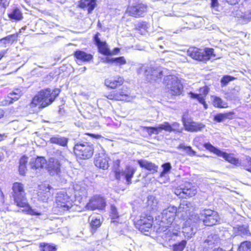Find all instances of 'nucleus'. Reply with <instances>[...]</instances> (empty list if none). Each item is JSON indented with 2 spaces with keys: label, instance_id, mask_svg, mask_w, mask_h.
Listing matches in <instances>:
<instances>
[{
  "label": "nucleus",
  "instance_id": "1",
  "mask_svg": "<svg viewBox=\"0 0 251 251\" xmlns=\"http://www.w3.org/2000/svg\"><path fill=\"white\" fill-rule=\"evenodd\" d=\"M176 212V207L170 205L156 218V220L159 222V229L160 231H166L168 230L167 234L169 232L170 235L171 234L177 235L180 226L176 223V221L174 222L175 217L177 216Z\"/></svg>",
  "mask_w": 251,
  "mask_h": 251
},
{
  "label": "nucleus",
  "instance_id": "2",
  "mask_svg": "<svg viewBox=\"0 0 251 251\" xmlns=\"http://www.w3.org/2000/svg\"><path fill=\"white\" fill-rule=\"evenodd\" d=\"M12 189L14 202L18 206L23 208L22 209L23 212L31 215H40L41 214L40 212L35 209H32L29 205L25 197L23 185L22 183H14Z\"/></svg>",
  "mask_w": 251,
  "mask_h": 251
},
{
  "label": "nucleus",
  "instance_id": "3",
  "mask_svg": "<svg viewBox=\"0 0 251 251\" xmlns=\"http://www.w3.org/2000/svg\"><path fill=\"white\" fill-rule=\"evenodd\" d=\"M60 89L50 88L40 91L33 98L32 104L35 105H40L43 107L51 104L55 98L59 94Z\"/></svg>",
  "mask_w": 251,
  "mask_h": 251
},
{
  "label": "nucleus",
  "instance_id": "4",
  "mask_svg": "<svg viewBox=\"0 0 251 251\" xmlns=\"http://www.w3.org/2000/svg\"><path fill=\"white\" fill-rule=\"evenodd\" d=\"M187 54L193 59L201 61H207L212 56H215L213 49L206 48L203 50L194 47L188 50Z\"/></svg>",
  "mask_w": 251,
  "mask_h": 251
},
{
  "label": "nucleus",
  "instance_id": "5",
  "mask_svg": "<svg viewBox=\"0 0 251 251\" xmlns=\"http://www.w3.org/2000/svg\"><path fill=\"white\" fill-rule=\"evenodd\" d=\"M200 222L199 216L192 214L188 219L183 223L182 232L187 239L190 238L196 231V225Z\"/></svg>",
  "mask_w": 251,
  "mask_h": 251
},
{
  "label": "nucleus",
  "instance_id": "6",
  "mask_svg": "<svg viewBox=\"0 0 251 251\" xmlns=\"http://www.w3.org/2000/svg\"><path fill=\"white\" fill-rule=\"evenodd\" d=\"M76 156L82 159L90 158L94 153V148L92 144L88 142L77 143L74 148Z\"/></svg>",
  "mask_w": 251,
  "mask_h": 251
},
{
  "label": "nucleus",
  "instance_id": "7",
  "mask_svg": "<svg viewBox=\"0 0 251 251\" xmlns=\"http://www.w3.org/2000/svg\"><path fill=\"white\" fill-rule=\"evenodd\" d=\"M164 84L166 89L173 95H179L183 89L180 80L174 75H168L164 78Z\"/></svg>",
  "mask_w": 251,
  "mask_h": 251
},
{
  "label": "nucleus",
  "instance_id": "8",
  "mask_svg": "<svg viewBox=\"0 0 251 251\" xmlns=\"http://www.w3.org/2000/svg\"><path fill=\"white\" fill-rule=\"evenodd\" d=\"M106 97L109 100H125L127 102L131 101L134 99V97L130 95L129 89L124 86L119 91H112Z\"/></svg>",
  "mask_w": 251,
  "mask_h": 251
},
{
  "label": "nucleus",
  "instance_id": "9",
  "mask_svg": "<svg viewBox=\"0 0 251 251\" xmlns=\"http://www.w3.org/2000/svg\"><path fill=\"white\" fill-rule=\"evenodd\" d=\"M204 147L210 151L214 153L218 156L223 157L226 161H228L231 164H232L235 166H239L241 164L238 159L235 158L232 154H228L225 152H224L213 146L210 143L204 144Z\"/></svg>",
  "mask_w": 251,
  "mask_h": 251
},
{
  "label": "nucleus",
  "instance_id": "10",
  "mask_svg": "<svg viewBox=\"0 0 251 251\" xmlns=\"http://www.w3.org/2000/svg\"><path fill=\"white\" fill-rule=\"evenodd\" d=\"M56 204L61 211L69 210L73 206V201L66 192L60 191L57 194Z\"/></svg>",
  "mask_w": 251,
  "mask_h": 251
},
{
  "label": "nucleus",
  "instance_id": "11",
  "mask_svg": "<svg viewBox=\"0 0 251 251\" xmlns=\"http://www.w3.org/2000/svg\"><path fill=\"white\" fill-rule=\"evenodd\" d=\"M203 217L202 221L205 226H211L217 224L220 221L219 216L216 211L210 209H204L201 213Z\"/></svg>",
  "mask_w": 251,
  "mask_h": 251
},
{
  "label": "nucleus",
  "instance_id": "12",
  "mask_svg": "<svg viewBox=\"0 0 251 251\" xmlns=\"http://www.w3.org/2000/svg\"><path fill=\"white\" fill-rule=\"evenodd\" d=\"M106 205V201L103 197L100 195H95L89 200L86 205V208L91 210H103L105 208Z\"/></svg>",
  "mask_w": 251,
  "mask_h": 251
},
{
  "label": "nucleus",
  "instance_id": "13",
  "mask_svg": "<svg viewBox=\"0 0 251 251\" xmlns=\"http://www.w3.org/2000/svg\"><path fill=\"white\" fill-rule=\"evenodd\" d=\"M109 158L105 151L102 150L101 152L96 155L94 163L96 167L103 170L107 169L109 167L108 161Z\"/></svg>",
  "mask_w": 251,
  "mask_h": 251
},
{
  "label": "nucleus",
  "instance_id": "14",
  "mask_svg": "<svg viewBox=\"0 0 251 251\" xmlns=\"http://www.w3.org/2000/svg\"><path fill=\"white\" fill-rule=\"evenodd\" d=\"M136 168L133 167L127 166L124 171L121 172L120 170L115 171V176L118 179L121 178L122 176H124L128 184L131 183V178L136 172Z\"/></svg>",
  "mask_w": 251,
  "mask_h": 251
},
{
  "label": "nucleus",
  "instance_id": "15",
  "mask_svg": "<svg viewBox=\"0 0 251 251\" xmlns=\"http://www.w3.org/2000/svg\"><path fill=\"white\" fill-rule=\"evenodd\" d=\"M153 223V217L150 215H142L140 219L137 221V225L141 231L148 230L151 227Z\"/></svg>",
  "mask_w": 251,
  "mask_h": 251
},
{
  "label": "nucleus",
  "instance_id": "16",
  "mask_svg": "<svg viewBox=\"0 0 251 251\" xmlns=\"http://www.w3.org/2000/svg\"><path fill=\"white\" fill-rule=\"evenodd\" d=\"M52 188L47 184H42L39 186V190L37 192V199L43 202H47L51 196L50 190Z\"/></svg>",
  "mask_w": 251,
  "mask_h": 251
},
{
  "label": "nucleus",
  "instance_id": "17",
  "mask_svg": "<svg viewBox=\"0 0 251 251\" xmlns=\"http://www.w3.org/2000/svg\"><path fill=\"white\" fill-rule=\"evenodd\" d=\"M209 89L207 86L201 87L199 90V93L196 94L193 92L189 93L190 97L194 99H197L203 104L204 108H207V105L205 102V98L208 93Z\"/></svg>",
  "mask_w": 251,
  "mask_h": 251
},
{
  "label": "nucleus",
  "instance_id": "18",
  "mask_svg": "<svg viewBox=\"0 0 251 251\" xmlns=\"http://www.w3.org/2000/svg\"><path fill=\"white\" fill-rule=\"evenodd\" d=\"M147 11V6L143 3H138L128 7L126 12L132 16L138 17L142 16Z\"/></svg>",
  "mask_w": 251,
  "mask_h": 251
},
{
  "label": "nucleus",
  "instance_id": "19",
  "mask_svg": "<svg viewBox=\"0 0 251 251\" xmlns=\"http://www.w3.org/2000/svg\"><path fill=\"white\" fill-rule=\"evenodd\" d=\"M176 210L177 216L185 221L188 219L187 217L190 214L191 203L187 201H183Z\"/></svg>",
  "mask_w": 251,
  "mask_h": 251
},
{
  "label": "nucleus",
  "instance_id": "20",
  "mask_svg": "<svg viewBox=\"0 0 251 251\" xmlns=\"http://www.w3.org/2000/svg\"><path fill=\"white\" fill-rule=\"evenodd\" d=\"M183 125L186 130L194 132L200 131L204 127V125L201 123H198L186 119L184 116L182 119Z\"/></svg>",
  "mask_w": 251,
  "mask_h": 251
},
{
  "label": "nucleus",
  "instance_id": "21",
  "mask_svg": "<svg viewBox=\"0 0 251 251\" xmlns=\"http://www.w3.org/2000/svg\"><path fill=\"white\" fill-rule=\"evenodd\" d=\"M47 169L51 175H57L60 171V164L57 159L51 158L49 161Z\"/></svg>",
  "mask_w": 251,
  "mask_h": 251
},
{
  "label": "nucleus",
  "instance_id": "22",
  "mask_svg": "<svg viewBox=\"0 0 251 251\" xmlns=\"http://www.w3.org/2000/svg\"><path fill=\"white\" fill-rule=\"evenodd\" d=\"M22 95V91L20 89H15L12 92L9 93L7 97L5 98V100L1 102L2 104L3 105H6L13 103V101L18 100Z\"/></svg>",
  "mask_w": 251,
  "mask_h": 251
},
{
  "label": "nucleus",
  "instance_id": "23",
  "mask_svg": "<svg viewBox=\"0 0 251 251\" xmlns=\"http://www.w3.org/2000/svg\"><path fill=\"white\" fill-rule=\"evenodd\" d=\"M180 190H182V193L183 194L189 197L195 196L197 193L196 187L193 185L192 183L187 182L181 185Z\"/></svg>",
  "mask_w": 251,
  "mask_h": 251
},
{
  "label": "nucleus",
  "instance_id": "24",
  "mask_svg": "<svg viewBox=\"0 0 251 251\" xmlns=\"http://www.w3.org/2000/svg\"><path fill=\"white\" fill-rule=\"evenodd\" d=\"M99 33H97L94 36V41L98 47L99 51L104 55H110L111 51L107 47L105 42H101L99 38Z\"/></svg>",
  "mask_w": 251,
  "mask_h": 251
},
{
  "label": "nucleus",
  "instance_id": "25",
  "mask_svg": "<svg viewBox=\"0 0 251 251\" xmlns=\"http://www.w3.org/2000/svg\"><path fill=\"white\" fill-rule=\"evenodd\" d=\"M124 82V79L120 76L115 78H108L105 80L104 84L106 87L111 89H115L117 86L122 85Z\"/></svg>",
  "mask_w": 251,
  "mask_h": 251
},
{
  "label": "nucleus",
  "instance_id": "26",
  "mask_svg": "<svg viewBox=\"0 0 251 251\" xmlns=\"http://www.w3.org/2000/svg\"><path fill=\"white\" fill-rule=\"evenodd\" d=\"M96 5V0H80L79 6L81 8H87L88 12L90 13Z\"/></svg>",
  "mask_w": 251,
  "mask_h": 251
},
{
  "label": "nucleus",
  "instance_id": "27",
  "mask_svg": "<svg viewBox=\"0 0 251 251\" xmlns=\"http://www.w3.org/2000/svg\"><path fill=\"white\" fill-rule=\"evenodd\" d=\"M47 161L45 158L38 157L30 162V166L33 169H42L46 165Z\"/></svg>",
  "mask_w": 251,
  "mask_h": 251
},
{
  "label": "nucleus",
  "instance_id": "28",
  "mask_svg": "<svg viewBox=\"0 0 251 251\" xmlns=\"http://www.w3.org/2000/svg\"><path fill=\"white\" fill-rule=\"evenodd\" d=\"M147 206L149 210L156 211L158 208V202L157 200L153 196H149L148 197Z\"/></svg>",
  "mask_w": 251,
  "mask_h": 251
},
{
  "label": "nucleus",
  "instance_id": "29",
  "mask_svg": "<svg viewBox=\"0 0 251 251\" xmlns=\"http://www.w3.org/2000/svg\"><path fill=\"white\" fill-rule=\"evenodd\" d=\"M75 57L78 60L83 62H88L93 58V56L82 50H76L74 53Z\"/></svg>",
  "mask_w": 251,
  "mask_h": 251
},
{
  "label": "nucleus",
  "instance_id": "30",
  "mask_svg": "<svg viewBox=\"0 0 251 251\" xmlns=\"http://www.w3.org/2000/svg\"><path fill=\"white\" fill-rule=\"evenodd\" d=\"M212 104L214 106L217 108H226L228 107V104L224 101L221 98L216 96H211Z\"/></svg>",
  "mask_w": 251,
  "mask_h": 251
},
{
  "label": "nucleus",
  "instance_id": "31",
  "mask_svg": "<svg viewBox=\"0 0 251 251\" xmlns=\"http://www.w3.org/2000/svg\"><path fill=\"white\" fill-rule=\"evenodd\" d=\"M138 163L141 167L145 168L147 170L153 171H156L157 170V166L147 160L144 159L138 160Z\"/></svg>",
  "mask_w": 251,
  "mask_h": 251
},
{
  "label": "nucleus",
  "instance_id": "32",
  "mask_svg": "<svg viewBox=\"0 0 251 251\" xmlns=\"http://www.w3.org/2000/svg\"><path fill=\"white\" fill-rule=\"evenodd\" d=\"M50 141L51 143L56 144L61 146H66L68 143L67 138L59 135H56L51 137Z\"/></svg>",
  "mask_w": 251,
  "mask_h": 251
},
{
  "label": "nucleus",
  "instance_id": "33",
  "mask_svg": "<svg viewBox=\"0 0 251 251\" xmlns=\"http://www.w3.org/2000/svg\"><path fill=\"white\" fill-rule=\"evenodd\" d=\"M28 161V158L25 156H22L20 160L19 171L21 175H25L27 169L26 164Z\"/></svg>",
  "mask_w": 251,
  "mask_h": 251
},
{
  "label": "nucleus",
  "instance_id": "34",
  "mask_svg": "<svg viewBox=\"0 0 251 251\" xmlns=\"http://www.w3.org/2000/svg\"><path fill=\"white\" fill-rule=\"evenodd\" d=\"M145 75H147L149 80H151L160 77L161 74V73L157 70L150 69L149 70L146 71Z\"/></svg>",
  "mask_w": 251,
  "mask_h": 251
},
{
  "label": "nucleus",
  "instance_id": "35",
  "mask_svg": "<svg viewBox=\"0 0 251 251\" xmlns=\"http://www.w3.org/2000/svg\"><path fill=\"white\" fill-rule=\"evenodd\" d=\"M8 17L11 19L15 21H20L23 19L22 13L18 8L14 9L12 12L8 14Z\"/></svg>",
  "mask_w": 251,
  "mask_h": 251
},
{
  "label": "nucleus",
  "instance_id": "36",
  "mask_svg": "<svg viewBox=\"0 0 251 251\" xmlns=\"http://www.w3.org/2000/svg\"><path fill=\"white\" fill-rule=\"evenodd\" d=\"M136 28L141 34H144L147 31L148 25L145 22H139L137 24Z\"/></svg>",
  "mask_w": 251,
  "mask_h": 251
},
{
  "label": "nucleus",
  "instance_id": "37",
  "mask_svg": "<svg viewBox=\"0 0 251 251\" xmlns=\"http://www.w3.org/2000/svg\"><path fill=\"white\" fill-rule=\"evenodd\" d=\"M238 251H251V242L249 241L242 242L238 248Z\"/></svg>",
  "mask_w": 251,
  "mask_h": 251
},
{
  "label": "nucleus",
  "instance_id": "38",
  "mask_svg": "<svg viewBox=\"0 0 251 251\" xmlns=\"http://www.w3.org/2000/svg\"><path fill=\"white\" fill-rule=\"evenodd\" d=\"M17 35L12 34L0 39V43L3 42L4 44L12 43L17 40Z\"/></svg>",
  "mask_w": 251,
  "mask_h": 251
},
{
  "label": "nucleus",
  "instance_id": "39",
  "mask_svg": "<svg viewBox=\"0 0 251 251\" xmlns=\"http://www.w3.org/2000/svg\"><path fill=\"white\" fill-rule=\"evenodd\" d=\"M219 241L218 237L216 235H210L208 236L205 240V243L208 246H211L217 244Z\"/></svg>",
  "mask_w": 251,
  "mask_h": 251
},
{
  "label": "nucleus",
  "instance_id": "40",
  "mask_svg": "<svg viewBox=\"0 0 251 251\" xmlns=\"http://www.w3.org/2000/svg\"><path fill=\"white\" fill-rule=\"evenodd\" d=\"M75 191V197L82 196L85 193V189L84 188H80V186L76 184L74 187Z\"/></svg>",
  "mask_w": 251,
  "mask_h": 251
},
{
  "label": "nucleus",
  "instance_id": "41",
  "mask_svg": "<svg viewBox=\"0 0 251 251\" xmlns=\"http://www.w3.org/2000/svg\"><path fill=\"white\" fill-rule=\"evenodd\" d=\"M160 132L162 130H164L166 131L171 132V125L168 122H164L161 124H160L158 126Z\"/></svg>",
  "mask_w": 251,
  "mask_h": 251
},
{
  "label": "nucleus",
  "instance_id": "42",
  "mask_svg": "<svg viewBox=\"0 0 251 251\" xmlns=\"http://www.w3.org/2000/svg\"><path fill=\"white\" fill-rule=\"evenodd\" d=\"M186 245V241L182 240L177 244H175L173 246L174 251H182Z\"/></svg>",
  "mask_w": 251,
  "mask_h": 251
},
{
  "label": "nucleus",
  "instance_id": "43",
  "mask_svg": "<svg viewBox=\"0 0 251 251\" xmlns=\"http://www.w3.org/2000/svg\"><path fill=\"white\" fill-rule=\"evenodd\" d=\"M110 216L112 219H117L119 217L117 209L114 205H111L110 206Z\"/></svg>",
  "mask_w": 251,
  "mask_h": 251
},
{
  "label": "nucleus",
  "instance_id": "44",
  "mask_svg": "<svg viewBox=\"0 0 251 251\" xmlns=\"http://www.w3.org/2000/svg\"><path fill=\"white\" fill-rule=\"evenodd\" d=\"M178 149H182L184 151H186L190 155H194L195 154V151H194L192 148L190 146H185L184 144H181L177 147Z\"/></svg>",
  "mask_w": 251,
  "mask_h": 251
},
{
  "label": "nucleus",
  "instance_id": "45",
  "mask_svg": "<svg viewBox=\"0 0 251 251\" xmlns=\"http://www.w3.org/2000/svg\"><path fill=\"white\" fill-rule=\"evenodd\" d=\"M242 166L246 170L251 172V158L247 157L246 160L242 163Z\"/></svg>",
  "mask_w": 251,
  "mask_h": 251
},
{
  "label": "nucleus",
  "instance_id": "46",
  "mask_svg": "<svg viewBox=\"0 0 251 251\" xmlns=\"http://www.w3.org/2000/svg\"><path fill=\"white\" fill-rule=\"evenodd\" d=\"M163 168V171L160 173V176L162 177L165 174L168 173L171 169V165L170 163H166L162 165Z\"/></svg>",
  "mask_w": 251,
  "mask_h": 251
},
{
  "label": "nucleus",
  "instance_id": "47",
  "mask_svg": "<svg viewBox=\"0 0 251 251\" xmlns=\"http://www.w3.org/2000/svg\"><path fill=\"white\" fill-rule=\"evenodd\" d=\"M234 79V77L230 75H225L221 79V83L224 85H226L229 82Z\"/></svg>",
  "mask_w": 251,
  "mask_h": 251
},
{
  "label": "nucleus",
  "instance_id": "48",
  "mask_svg": "<svg viewBox=\"0 0 251 251\" xmlns=\"http://www.w3.org/2000/svg\"><path fill=\"white\" fill-rule=\"evenodd\" d=\"M114 63H115L117 65H123L126 64V61L124 57L121 56L114 58Z\"/></svg>",
  "mask_w": 251,
  "mask_h": 251
},
{
  "label": "nucleus",
  "instance_id": "49",
  "mask_svg": "<svg viewBox=\"0 0 251 251\" xmlns=\"http://www.w3.org/2000/svg\"><path fill=\"white\" fill-rule=\"evenodd\" d=\"M147 130L150 134H158L160 133L159 128L156 127H147Z\"/></svg>",
  "mask_w": 251,
  "mask_h": 251
},
{
  "label": "nucleus",
  "instance_id": "50",
  "mask_svg": "<svg viewBox=\"0 0 251 251\" xmlns=\"http://www.w3.org/2000/svg\"><path fill=\"white\" fill-rule=\"evenodd\" d=\"M101 223L100 219H92L91 222V226L93 228H97L100 225Z\"/></svg>",
  "mask_w": 251,
  "mask_h": 251
},
{
  "label": "nucleus",
  "instance_id": "51",
  "mask_svg": "<svg viewBox=\"0 0 251 251\" xmlns=\"http://www.w3.org/2000/svg\"><path fill=\"white\" fill-rule=\"evenodd\" d=\"M227 117V114H218L214 116V119L217 122H222L224 119Z\"/></svg>",
  "mask_w": 251,
  "mask_h": 251
},
{
  "label": "nucleus",
  "instance_id": "52",
  "mask_svg": "<svg viewBox=\"0 0 251 251\" xmlns=\"http://www.w3.org/2000/svg\"><path fill=\"white\" fill-rule=\"evenodd\" d=\"M55 247L49 244L44 245L42 249L43 251H55Z\"/></svg>",
  "mask_w": 251,
  "mask_h": 251
},
{
  "label": "nucleus",
  "instance_id": "53",
  "mask_svg": "<svg viewBox=\"0 0 251 251\" xmlns=\"http://www.w3.org/2000/svg\"><path fill=\"white\" fill-rule=\"evenodd\" d=\"M171 132L172 131H179V124L177 123H173L171 125Z\"/></svg>",
  "mask_w": 251,
  "mask_h": 251
},
{
  "label": "nucleus",
  "instance_id": "54",
  "mask_svg": "<svg viewBox=\"0 0 251 251\" xmlns=\"http://www.w3.org/2000/svg\"><path fill=\"white\" fill-rule=\"evenodd\" d=\"M10 0H0V6L6 8L8 6Z\"/></svg>",
  "mask_w": 251,
  "mask_h": 251
},
{
  "label": "nucleus",
  "instance_id": "55",
  "mask_svg": "<svg viewBox=\"0 0 251 251\" xmlns=\"http://www.w3.org/2000/svg\"><path fill=\"white\" fill-rule=\"evenodd\" d=\"M56 154L58 155H59V158L61 160H62V159H65L66 158V154L65 153V152H62L61 151H56Z\"/></svg>",
  "mask_w": 251,
  "mask_h": 251
},
{
  "label": "nucleus",
  "instance_id": "56",
  "mask_svg": "<svg viewBox=\"0 0 251 251\" xmlns=\"http://www.w3.org/2000/svg\"><path fill=\"white\" fill-rule=\"evenodd\" d=\"M243 19L246 22H249L251 20V10L243 16Z\"/></svg>",
  "mask_w": 251,
  "mask_h": 251
},
{
  "label": "nucleus",
  "instance_id": "57",
  "mask_svg": "<svg viewBox=\"0 0 251 251\" xmlns=\"http://www.w3.org/2000/svg\"><path fill=\"white\" fill-rule=\"evenodd\" d=\"M114 58H110L106 57L104 61L105 63H114Z\"/></svg>",
  "mask_w": 251,
  "mask_h": 251
},
{
  "label": "nucleus",
  "instance_id": "58",
  "mask_svg": "<svg viewBox=\"0 0 251 251\" xmlns=\"http://www.w3.org/2000/svg\"><path fill=\"white\" fill-rule=\"evenodd\" d=\"M227 3L230 4H235L239 1V0H225Z\"/></svg>",
  "mask_w": 251,
  "mask_h": 251
},
{
  "label": "nucleus",
  "instance_id": "59",
  "mask_svg": "<svg viewBox=\"0 0 251 251\" xmlns=\"http://www.w3.org/2000/svg\"><path fill=\"white\" fill-rule=\"evenodd\" d=\"M87 134L89 135L91 137H92L93 138H97V139L100 138L101 137L100 135H98V134H90V133H87Z\"/></svg>",
  "mask_w": 251,
  "mask_h": 251
},
{
  "label": "nucleus",
  "instance_id": "60",
  "mask_svg": "<svg viewBox=\"0 0 251 251\" xmlns=\"http://www.w3.org/2000/svg\"><path fill=\"white\" fill-rule=\"evenodd\" d=\"M218 5V1L217 0H211V6L215 7Z\"/></svg>",
  "mask_w": 251,
  "mask_h": 251
},
{
  "label": "nucleus",
  "instance_id": "61",
  "mask_svg": "<svg viewBox=\"0 0 251 251\" xmlns=\"http://www.w3.org/2000/svg\"><path fill=\"white\" fill-rule=\"evenodd\" d=\"M6 53V50H2L0 51V60L4 56Z\"/></svg>",
  "mask_w": 251,
  "mask_h": 251
},
{
  "label": "nucleus",
  "instance_id": "62",
  "mask_svg": "<svg viewBox=\"0 0 251 251\" xmlns=\"http://www.w3.org/2000/svg\"><path fill=\"white\" fill-rule=\"evenodd\" d=\"M119 51V49H118V48H115V49H114V50L112 51V52H111V54H110V55H111V54H117Z\"/></svg>",
  "mask_w": 251,
  "mask_h": 251
},
{
  "label": "nucleus",
  "instance_id": "63",
  "mask_svg": "<svg viewBox=\"0 0 251 251\" xmlns=\"http://www.w3.org/2000/svg\"><path fill=\"white\" fill-rule=\"evenodd\" d=\"M4 115V112L3 111L0 109V119H1L2 117H3Z\"/></svg>",
  "mask_w": 251,
  "mask_h": 251
},
{
  "label": "nucleus",
  "instance_id": "64",
  "mask_svg": "<svg viewBox=\"0 0 251 251\" xmlns=\"http://www.w3.org/2000/svg\"><path fill=\"white\" fill-rule=\"evenodd\" d=\"M175 193L176 195H179L182 193V191H180L179 190H176Z\"/></svg>",
  "mask_w": 251,
  "mask_h": 251
}]
</instances>
